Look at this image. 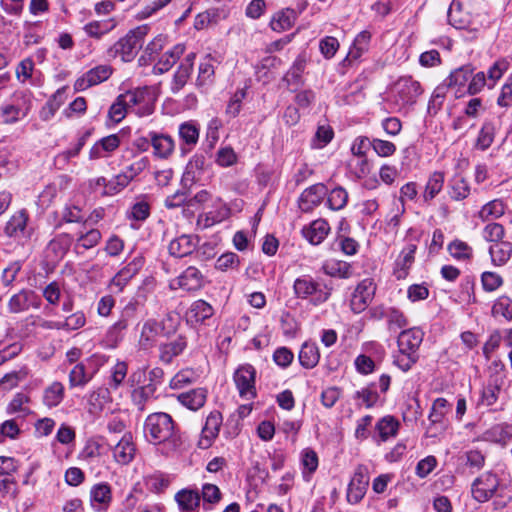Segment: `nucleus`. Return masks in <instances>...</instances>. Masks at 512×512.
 Instances as JSON below:
<instances>
[{
  "label": "nucleus",
  "instance_id": "obj_6",
  "mask_svg": "<svg viewBox=\"0 0 512 512\" xmlns=\"http://www.w3.org/2000/svg\"><path fill=\"white\" fill-rule=\"evenodd\" d=\"M502 491L500 479L492 471H486L479 475L471 485V493L474 500L485 503L494 497L497 491Z\"/></svg>",
  "mask_w": 512,
  "mask_h": 512
},
{
  "label": "nucleus",
  "instance_id": "obj_27",
  "mask_svg": "<svg viewBox=\"0 0 512 512\" xmlns=\"http://www.w3.org/2000/svg\"><path fill=\"white\" fill-rule=\"evenodd\" d=\"M174 282L185 291H196L203 286V275L196 267L189 266Z\"/></svg>",
  "mask_w": 512,
  "mask_h": 512
},
{
  "label": "nucleus",
  "instance_id": "obj_58",
  "mask_svg": "<svg viewBox=\"0 0 512 512\" xmlns=\"http://www.w3.org/2000/svg\"><path fill=\"white\" fill-rule=\"evenodd\" d=\"M375 387V383H370L368 386L355 393V398L362 400L366 408L373 407L379 400V395Z\"/></svg>",
  "mask_w": 512,
  "mask_h": 512
},
{
  "label": "nucleus",
  "instance_id": "obj_8",
  "mask_svg": "<svg viewBox=\"0 0 512 512\" xmlns=\"http://www.w3.org/2000/svg\"><path fill=\"white\" fill-rule=\"evenodd\" d=\"M28 222L29 214L27 210L21 209L16 211L5 225V235L16 240L30 239L33 234V229L29 226Z\"/></svg>",
  "mask_w": 512,
  "mask_h": 512
},
{
  "label": "nucleus",
  "instance_id": "obj_61",
  "mask_svg": "<svg viewBox=\"0 0 512 512\" xmlns=\"http://www.w3.org/2000/svg\"><path fill=\"white\" fill-rule=\"evenodd\" d=\"M371 39V34L368 31L360 32L353 42V48L349 51V56L356 59L368 49V45Z\"/></svg>",
  "mask_w": 512,
  "mask_h": 512
},
{
  "label": "nucleus",
  "instance_id": "obj_26",
  "mask_svg": "<svg viewBox=\"0 0 512 512\" xmlns=\"http://www.w3.org/2000/svg\"><path fill=\"white\" fill-rule=\"evenodd\" d=\"M186 347V337L179 335L174 340L159 346V360L162 363L170 364L175 357L183 353Z\"/></svg>",
  "mask_w": 512,
  "mask_h": 512
},
{
  "label": "nucleus",
  "instance_id": "obj_63",
  "mask_svg": "<svg viewBox=\"0 0 512 512\" xmlns=\"http://www.w3.org/2000/svg\"><path fill=\"white\" fill-rule=\"evenodd\" d=\"M127 111V103L119 95L117 96L113 104L110 106L108 116L115 123H119L125 118Z\"/></svg>",
  "mask_w": 512,
  "mask_h": 512
},
{
  "label": "nucleus",
  "instance_id": "obj_31",
  "mask_svg": "<svg viewBox=\"0 0 512 512\" xmlns=\"http://www.w3.org/2000/svg\"><path fill=\"white\" fill-rule=\"evenodd\" d=\"M184 51V45H175L171 50L167 51L161 56V58L153 67V73L160 75L170 70L176 61L183 55Z\"/></svg>",
  "mask_w": 512,
  "mask_h": 512
},
{
  "label": "nucleus",
  "instance_id": "obj_9",
  "mask_svg": "<svg viewBox=\"0 0 512 512\" xmlns=\"http://www.w3.org/2000/svg\"><path fill=\"white\" fill-rule=\"evenodd\" d=\"M255 377L256 370L248 363L239 366L235 371L233 379L242 398L251 399L256 396Z\"/></svg>",
  "mask_w": 512,
  "mask_h": 512
},
{
  "label": "nucleus",
  "instance_id": "obj_42",
  "mask_svg": "<svg viewBox=\"0 0 512 512\" xmlns=\"http://www.w3.org/2000/svg\"><path fill=\"white\" fill-rule=\"evenodd\" d=\"M399 423L392 416H385L380 419L376 424V430L378 432L380 441L385 442L390 437H394L397 434Z\"/></svg>",
  "mask_w": 512,
  "mask_h": 512
},
{
  "label": "nucleus",
  "instance_id": "obj_49",
  "mask_svg": "<svg viewBox=\"0 0 512 512\" xmlns=\"http://www.w3.org/2000/svg\"><path fill=\"white\" fill-rule=\"evenodd\" d=\"M192 70L193 69L190 68V64L188 63H181L179 65L177 71L173 76L171 84V91L174 94L178 93L185 86L191 75Z\"/></svg>",
  "mask_w": 512,
  "mask_h": 512
},
{
  "label": "nucleus",
  "instance_id": "obj_18",
  "mask_svg": "<svg viewBox=\"0 0 512 512\" xmlns=\"http://www.w3.org/2000/svg\"><path fill=\"white\" fill-rule=\"evenodd\" d=\"M214 314V308L205 300L199 299L194 301L185 313L188 324L197 326L205 324Z\"/></svg>",
  "mask_w": 512,
  "mask_h": 512
},
{
  "label": "nucleus",
  "instance_id": "obj_1",
  "mask_svg": "<svg viewBox=\"0 0 512 512\" xmlns=\"http://www.w3.org/2000/svg\"><path fill=\"white\" fill-rule=\"evenodd\" d=\"M144 435L154 445H162V454L176 452L182 445L181 435L173 418L165 412H155L144 422Z\"/></svg>",
  "mask_w": 512,
  "mask_h": 512
},
{
  "label": "nucleus",
  "instance_id": "obj_14",
  "mask_svg": "<svg viewBox=\"0 0 512 512\" xmlns=\"http://www.w3.org/2000/svg\"><path fill=\"white\" fill-rule=\"evenodd\" d=\"M111 74L112 67L110 65H98L79 77L74 83V89L76 91H84L106 81Z\"/></svg>",
  "mask_w": 512,
  "mask_h": 512
},
{
  "label": "nucleus",
  "instance_id": "obj_59",
  "mask_svg": "<svg viewBox=\"0 0 512 512\" xmlns=\"http://www.w3.org/2000/svg\"><path fill=\"white\" fill-rule=\"evenodd\" d=\"M114 24L108 21H93L84 26L85 32L94 38H100L112 30Z\"/></svg>",
  "mask_w": 512,
  "mask_h": 512
},
{
  "label": "nucleus",
  "instance_id": "obj_64",
  "mask_svg": "<svg viewBox=\"0 0 512 512\" xmlns=\"http://www.w3.org/2000/svg\"><path fill=\"white\" fill-rule=\"evenodd\" d=\"M504 235L505 229L499 223L487 224L483 229V238L493 244L503 240Z\"/></svg>",
  "mask_w": 512,
  "mask_h": 512
},
{
  "label": "nucleus",
  "instance_id": "obj_21",
  "mask_svg": "<svg viewBox=\"0 0 512 512\" xmlns=\"http://www.w3.org/2000/svg\"><path fill=\"white\" fill-rule=\"evenodd\" d=\"M330 226L325 219H317L302 228L303 237L312 245H319L327 237Z\"/></svg>",
  "mask_w": 512,
  "mask_h": 512
},
{
  "label": "nucleus",
  "instance_id": "obj_62",
  "mask_svg": "<svg viewBox=\"0 0 512 512\" xmlns=\"http://www.w3.org/2000/svg\"><path fill=\"white\" fill-rule=\"evenodd\" d=\"M179 136L185 144L195 145L199 138V130L194 124L185 122L179 127Z\"/></svg>",
  "mask_w": 512,
  "mask_h": 512
},
{
  "label": "nucleus",
  "instance_id": "obj_22",
  "mask_svg": "<svg viewBox=\"0 0 512 512\" xmlns=\"http://www.w3.org/2000/svg\"><path fill=\"white\" fill-rule=\"evenodd\" d=\"M424 333L419 328H410L400 332L397 338L398 349L418 354Z\"/></svg>",
  "mask_w": 512,
  "mask_h": 512
},
{
  "label": "nucleus",
  "instance_id": "obj_47",
  "mask_svg": "<svg viewBox=\"0 0 512 512\" xmlns=\"http://www.w3.org/2000/svg\"><path fill=\"white\" fill-rule=\"evenodd\" d=\"M92 375L86 372V367L83 363L76 364L69 373V386L84 387L90 380Z\"/></svg>",
  "mask_w": 512,
  "mask_h": 512
},
{
  "label": "nucleus",
  "instance_id": "obj_52",
  "mask_svg": "<svg viewBox=\"0 0 512 512\" xmlns=\"http://www.w3.org/2000/svg\"><path fill=\"white\" fill-rule=\"evenodd\" d=\"M23 325L29 330L30 327H40L44 330H62L61 321L45 320L40 316L30 315L23 320Z\"/></svg>",
  "mask_w": 512,
  "mask_h": 512
},
{
  "label": "nucleus",
  "instance_id": "obj_41",
  "mask_svg": "<svg viewBox=\"0 0 512 512\" xmlns=\"http://www.w3.org/2000/svg\"><path fill=\"white\" fill-rule=\"evenodd\" d=\"M63 398L64 386L61 382L55 381L44 390L43 403L49 408L58 406Z\"/></svg>",
  "mask_w": 512,
  "mask_h": 512
},
{
  "label": "nucleus",
  "instance_id": "obj_54",
  "mask_svg": "<svg viewBox=\"0 0 512 512\" xmlns=\"http://www.w3.org/2000/svg\"><path fill=\"white\" fill-rule=\"evenodd\" d=\"M128 365L125 361H117L111 368V376L109 385L112 389L117 390L127 377Z\"/></svg>",
  "mask_w": 512,
  "mask_h": 512
},
{
  "label": "nucleus",
  "instance_id": "obj_56",
  "mask_svg": "<svg viewBox=\"0 0 512 512\" xmlns=\"http://www.w3.org/2000/svg\"><path fill=\"white\" fill-rule=\"evenodd\" d=\"M393 363L396 365L399 369L406 372L412 368V366L417 362L418 360V354L412 353V352H404L401 351V349H398V352L393 357Z\"/></svg>",
  "mask_w": 512,
  "mask_h": 512
},
{
  "label": "nucleus",
  "instance_id": "obj_24",
  "mask_svg": "<svg viewBox=\"0 0 512 512\" xmlns=\"http://www.w3.org/2000/svg\"><path fill=\"white\" fill-rule=\"evenodd\" d=\"M222 424V416L219 412H211L202 429V437L199 441L201 448H209L212 441L218 436L220 426Z\"/></svg>",
  "mask_w": 512,
  "mask_h": 512
},
{
  "label": "nucleus",
  "instance_id": "obj_44",
  "mask_svg": "<svg viewBox=\"0 0 512 512\" xmlns=\"http://www.w3.org/2000/svg\"><path fill=\"white\" fill-rule=\"evenodd\" d=\"M348 202V192L341 186L327 192V205L333 211L342 210Z\"/></svg>",
  "mask_w": 512,
  "mask_h": 512
},
{
  "label": "nucleus",
  "instance_id": "obj_38",
  "mask_svg": "<svg viewBox=\"0 0 512 512\" xmlns=\"http://www.w3.org/2000/svg\"><path fill=\"white\" fill-rule=\"evenodd\" d=\"M444 178V173L439 171H435L429 176L422 195L424 202L429 203L440 193L444 185Z\"/></svg>",
  "mask_w": 512,
  "mask_h": 512
},
{
  "label": "nucleus",
  "instance_id": "obj_19",
  "mask_svg": "<svg viewBox=\"0 0 512 512\" xmlns=\"http://www.w3.org/2000/svg\"><path fill=\"white\" fill-rule=\"evenodd\" d=\"M416 250L417 246L412 243L402 249L394 264L393 275L396 279L403 280L408 276L409 270L415 261Z\"/></svg>",
  "mask_w": 512,
  "mask_h": 512
},
{
  "label": "nucleus",
  "instance_id": "obj_17",
  "mask_svg": "<svg viewBox=\"0 0 512 512\" xmlns=\"http://www.w3.org/2000/svg\"><path fill=\"white\" fill-rule=\"evenodd\" d=\"M73 242V238L66 233L55 236L48 243L45 254L46 258L51 262H59L69 251Z\"/></svg>",
  "mask_w": 512,
  "mask_h": 512
},
{
  "label": "nucleus",
  "instance_id": "obj_43",
  "mask_svg": "<svg viewBox=\"0 0 512 512\" xmlns=\"http://www.w3.org/2000/svg\"><path fill=\"white\" fill-rule=\"evenodd\" d=\"M505 213V205L502 200L494 199L485 204L479 211V218L482 221L497 219Z\"/></svg>",
  "mask_w": 512,
  "mask_h": 512
},
{
  "label": "nucleus",
  "instance_id": "obj_57",
  "mask_svg": "<svg viewBox=\"0 0 512 512\" xmlns=\"http://www.w3.org/2000/svg\"><path fill=\"white\" fill-rule=\"evenodd\" d=\"M148 95V88H137L135 90H128L123 94H120L122 99L127 103V108L130 109L136 105H140L145 102L146 96Z\"/></svg>",
  "mask_w": 512,
  "mask_h": 512
},
{
  "label": "nucleus",
  "instance_id": "obj_2",
  "mask_svg": "<svg viewBox=\"0 0 512 512\" xmlns=\"http://www.w3.org/2000/svg\"><path fill=\"white\" fill-rule=\"evenodd\" d=\"M333 288L327 284H321L311 275L297 277L293 283V292L296 298L309 300L314 306H319L329 300Z\"/></svg>",
  "mask_w": 512,
  "mask_h": 512
},
{
  "label": "nucleus",
  "instance_id": "obj_16",
  "mask_svg": "<svg viewBox=\"0 0 512 512\" xmlns=\"http://www.w3.org/2000/svg\"><path fill=\"white\" fill-rule=\"evenodd\" d=\"M199 244V237L193 234H182L169 243V254L175 258H183L193 253Z\"/></svg>",
  "mask_w": 512,
  "mask_h": 512
},
{
  "label": "nucleus",
  "instance_id": "obj_46",
  "mask_svg": "<svg viewBox=\"0 0 512 512\" xmlns=\"http://www.w3.org/2000/svg\"><path fill=\"white\" fill-rule=\"evenodd\" d=\"M295 19L293 10L287 9L277 13L272 19L270 26L276 32H282L292 27Z\"/></svg>",
  "mask_w": 512,
  "mask_h": 512
},
{
  "label": "nucleus",
  "instance_id": "obj_10",
  "mask_svg": "<svg viewBox=\"0 0 512 512\" xmlns=\"http://www.w3.org/2000/svg\"><path fill=\"white\" fill-rule=\"evenodd\" d=\"M40 306V297L30 289H21L13 294L7 303V309L12 314L26 312L30 308L38 309Z\"/></svg>",
  "mask_w": 512,
  "mask_h": 512
},
{
  "label": "nucleus",
  "instance_id": "obj_36",
  "mask_svg": "<svg viewBox=\"0 0 512 512\" xmlns=\"http://www.w3.org/2000/svg\"><path fill=\"white\" fill-rule=\"evenodd\" d=\"M320 359L318 347L315 343L305 342L299 351L298 360L306 369L314 368Z\"/></svg>",
  "mask_w": 512,
  "mask_h": 512
},
{
  "label": "nucleus",
  "instance_id": "obj_55",
  "mask_svg": "<svg viewBox=\"0 0 512 512\" xmlns=\"http://www.w3.org/2000/svg\"><path fill=\"white\" fill-rule=\"evenodd\" d=\"M450 255L457 260H467L472 257V248L464 241L454 240L448 245Z\"/></svg>",
  "mask_w": 512,
  "mask_h": 512
},
{
  "label": "nucleus",
  "instance_id": "obj_40",
  "mask_svg": "<svg viewBox=\"0 0 512 512\" xmlns=\"http://www.w3.org/2000/svg\"><path fill=\"white\" fill-rule=\"evenodd\" d=\"M157 398L156 393L144 385L136 387L131 393L132 403L140 412L146 410L147 403Z\"/></svg>",
  "mask_w": 512,
  "mask_h": 512
},
{
  "label": "nucleus",
  "instance_id": "obj_60",
  "mask_svg": "<svg viewBox=\"0 0 512 512\" xmlns=\"http://www.w3.org/2000/svg\"><path fill=\"white\" fill-rule=\"evenodd\" d=\"M494 316H502L506 320L512 319V300L507 296L499 297L492 307Z\"/></svg>",
  "mask_w": 512,
  "mask_h": 512
},
{
  "label": "nucleus",
  "instance_id": "obj_4",
  "mask_svg": "<svg viewBox=\"0 0 512 512\" xmlns=\"http://www.w3.org/2000/svg\"><path fill=\"white\" fill-rule=\"evenodd\" d=\"M32 108V94L30 91H16L9 101L0 106L2 122L7 125L17 123L26 118Z\"/></svg>",
  "mask_w": 512,
  "mask_h": 512
},
{
  "label": "nucleus",
  "instance_id": "obj_30",
  "mask_svg": "<svg viewBox=\"0 0 512 512\" xmlns=\"http://www.w3.org/2000/svg\"><path fill=\"white\" fill-rule=\"evenodd\" d=\"M321 269L324 274L340 279H348L353 274L352 266L350 263L337 259L326 260L322 264Z\"/></svg>",
  "mask_w": 512,
  "mask_h": 512
},
{
  "label": "nucleus",
  "instance_id": "obj_32",
  "mask_svg": "<svg viewBox=\"0 0 512 512\" xmlns=\"http://www.w3.org/2000/svg\"><path fill=\"white\" fill-rule=\"evenodd\" d=\"M205 165L204 155L195 154L187 163L182 176V183L192 185L199 180Z\"/></svg>",
  "mask_w": 512,
  "mask_h": 512
},
{
  "label": "nucleus",
  "instance_id": "obj_20",
  "mask_svg": "<svg viewBox=\"0 0 512 512\" xmlns=\"http://www.w3.org/2000/svg\"><path fill=\"white\" fill-rule=\"evenodd\" d=\"M473 73L471 65L461 66L452 71L443 84L446 88H456L455 96L461 97L466 92V84Z\"/></svg>",
  "mask_w": 512,
  "mask_h": 512
},
{
  "label": "nucleus",
  "instance_id": "obj_3",
  "mask_svg": "<svg viewBox=\"0 0 512 512\" xmlns=\"http://www.w3.org/2000/svg\"><path fill=\"white\" fill-rule=\"evenodd\" d=\"M149 30L148 25H140L130 30L108 50V55L111 57L119 55L124 62L132 61L142 48Z\"/></svg>",
  "mask_w": 512,
  "mask_h": 512
},
{
  "label": "nucleus",
  "instance_id": "obj_29",
  "mask_svg": "<svg viewBox=\"0 0 512 512\" xmlns=\"http://www.w3.org/2000/svg\"><path fill=\"white\" fill-rule=\"evenodd\" d=\"M149 138L154 154L159 158H167L174 151V140L171 136L150 132Z\"/></svg>",
  "mask_w": 512,
  "mask_h": 512
},
{
  "label": "nucleus",
  "instance_id": "obj_5",
  "mask_svg": "<svg viewBox=\"0 0 512 512\" xmlns=\"http://www.w3.org/2000/svg\"><path fill=\"white\" fill-rule=\"evenodd\" d=\"M138 310V302L136 300L129 301L121 311L120 318L109 327L103 340L106 348H116L123 340L124 331L129 326V321L132 319Z\"/></svg>",
  "mask_w": 512,
  "mask_h": 512
},
{
  "label": "nucleus",
  "instance_id": "obj_23",
  "mask_svg": "<svg viewBox=\"0 0 512 512\" xmlns=\"http://www.w3.org/2000/svg\"><path fill=\"white\" fill-rule=\"evenodd\" d=\"M136 448L132 435L126 433L113 448V457L119 464H129L135 457Z\"/></svg>",
  "mask_w": 512,
  "mask_h": 512
},
{
  "label": "nucleus",
  "instance_id": "obj_51",
  "mask_svg": "<svg viewBox=\"0 0 512 512\" xmlns=\"http://www.w3.org/2000/svg\"><path fill=\"white\" fill-rule=\"evenodd\" d=\"M334 137V131L329 125H319L311 141L314 149L324 148Z\"/></svg>",
  "mask_w": 512,
  "mask_h": 512
},
{
  "label": "nucleus",
  "instance_id": "obj_53",
  "mask_svg": "<svg viewBox=\"0 0 512 512\" xmlns=\"http://www.w3.org/2000/svg\"><path fill=\"white\" fill-rule=\"evenodd\" d=\"M470 187L467 181L462 177H454L450 185V197L453 200L460 201L468 197Z\"/></svg>",
  "mask_w": 512,
  "mask_h": 512
},
{
  "label": "nucleus",
  "instance_id": "obj_25",
  "mask_svg": "<svg viewBox=\"0 0 512 512\" xmlns=\"http://www.w3.org/2000/svg\"><path fill=\"white\" fill-rule=\"evenodd\" d=\"M141 259H134L122 268L110 281V288L115 292H122L127 283L138 273Z\"/></svg>",
  "mask_w": 512,
  "mask_h": 512
},
{
  "label": "nucleus",
  "instance_id": "obj_13",
  "mask_svg": "<svg viewBox=\"0 0 512 512\" xmlns=\"http://www.w3.org/2000/svg\"><path fill=\"white\" fill-rule=\"evenodd\" d=\"M369 484L367 468L359 465L348 485L347 500L351 504L359 503L366 494Z\"/></svg>",
  "mask_w": 512,
  "mask_h": 512
},
{
  "label": "nucleus",
  "instance_id": "obj_12",
  "mask_svg": "<svg viewBox=\"0 0 512 512\" xmlns=\"http://www.w3.org/2000/svg\"><path fill=\"white\" fill-rule=\"evenodd\" d=\"M394 88L397 94V102L401 105H413L423 91L420 83L411 76L399 78Z\"/></svg>",
  "mask_w": 512,
  "mask_h": 512
},
{
  "label": "nucleus",
  "instance_id": "obj_35",
  "mask_svg": "<svg viewBox=\"0 0 512 512\" xmlns=\"http://www.w3.org/2000/svg\"><path fill=\"white\" fill-rule=\"evenodd\" d=\"M175 500L182 512H197L200 505V494L195 490L183 489L176 493Z\"/></svg>",
  "mask_w": 512,
  "mask_h": 512
},
{
  "label": "nucleus",
  "instance_id": "obj_45",
  "mask_svg": "<svg viewBox=\"0 0 512 512\" xmlns=\"http://www.w3.org/2000/svg\"><path fill=\"white\" fill-rule=\"evenodd\" d=\"M387 321L388 330L396 333L408 325V320L400 310L396 308H388L384 314Z\"/></svg>",
  "mask_w": 512,
  "mask_h": 512
},
{
  "label": "nucleus",
  "instance_id": "obj_7",
  "mask_svg": "<svg viewBox=\"0 0 512 512\" xmlns=\"http://www.w3.org/2000/svg\"><path fill=\"white\" fill-rule=\"evenodd\" d=\"M139 327L138 346L140 350L147 351L156 346L159 338L167 336L165 325L154 318L145 320Z\"/></svg>",
  "mask_w": 512,
  "mask_h": 512
},
{
  "label": "nucleus",
  "instance_id": "obj_50",
  "mask_svg": "<svg viewBox=\"0 0 512 512\" xmlns=\"http://www.w3.org/2000/svg\"><path fill=\"white\" fill-rule=\"evenodd\" d=\"M212 60V57L208 55L204 61L200 63L198 77L196 80L198 86H205L213 82L215 72Z\"/></svg>",
  "mask_w": 512,
  "mask_h": 512
},
{
  "label": "nucleus",
  "instance_id": "obj_39",
  "mask_svg": "<svg viewBox=\"0 0 512 512\" xmlns=\"http://www.w3.org/2000/svg\"><path fill=\"white\" fill-rule=\"evenodd\" d=\"M491 260L495 265L505 264L512 255V244L508 241H499L489 248Z\"/></svg>",
  "mask_w": 512,
  "mask_h": 512
},
{
  "label": "nucleus",
  "instance_id": "obj_33",
  "mask_svg": "<svg viewBox=\"0 0 512 512\" xmlns=\"http://www.w3.org/2000/svg\"><path fill=\"white\" fill-rule=\"evenodd\" d=\"M496 133V123L491 120L484 121L475 140L474 148L480 151L489 149L494 142Z\"/></svg>",
  "mask_w": 512,
  "mask_h": 512
},
{
  "label": "nucleus",
  "instance_id": "obj_28",
  "mask_svg": "<svg viewBox=\"0 0 512 512\" xmlns=\"http://www.w3.org/2000/svg\"><path fill=\"white\" fill-rule=\"evenodd\" d=\"M178 401L190 410L196 411L204 406L207 400V390L205 388H196L190 391L180 393L177 396Z\"/></svg>",
  "mask_w": 512,
  "mask_h": 512
},
{
  "label": "nucleus",
  "instance_id": "obj_48",
  "mask_svg": "<svg viewBox=\"0 0 512 512\" xmlns=\"http://www.w3.org/2000/svg\"><path fill=\"white\" fill-rule=\"evenodd\" d=\"M301 463L303 466V478L308 481L312 473L318 467V456L312 449H304L301 454Z\"/></svg>",
  "mask_w": 512,
  "mask_h": 512
},
{
  "label": "nucleus",
  "instance_id": "obj_15",
  "mask_svg": "<svg viewBox=\"0 0 512 512\" xmlns=\"http://www.w3.org/2000/svg\"><path fill=\"white\" fill-rule=\"evenodd\" d=\"M327 195V188L323 183H317L306 188L298 200L299 208L302 212H310L319 206L323 198Z\"/></svg>",
  "mask_w": 512,
  "mask_h": 512
},
{
  "label": "nucleus",
  "instance_id": "obj_34",
  "mask_svg": "<svg viewBox=\"0 0 512 512\" xmlns=\"http://www.w3.org/2000/svg\"><path fill=\"white\" fill-rule=\"evenodd\" d=\"M111 499V487L107 483L95 484L90 490L91 505L97 510H101L102 506H108Z\"/></svg>",
  "mask_w": 512,
  "mask_h": 512
},
{
  "label": "nucleus",
  "instance_id": "obj_11",
  "mask_svg": "<svg viewBox=\"0 0 512 512\" xmlns=\"http://www.w3.org/2000/svg\"><path fill=\"white\" fill-rule=\"evenodd\" d=\"M376 287L370 278L363 279L355 288L351 299L350 307L354 313L363 312L372 302Z\"/></svg>",
  "mask_w": 512,
  "mask_h": 512
},
{
  "label": "nucleus",
  "instance_id": "obj_37",
  "mask_svg": "<svg viewBox=\"0 0 512 512\" xmlns=\"http://www.w3.org/2000/svg\"><path fill=\"white\" fill-rule=\"evenodd\" d=\"M503 384V377H491L488 381V384L483 388L481 394L482 403H484L486 406L495 404L498 400Z\"/></svg>",
  "mask_w": 512,
  "mask_h": 512
}]
</instances>
